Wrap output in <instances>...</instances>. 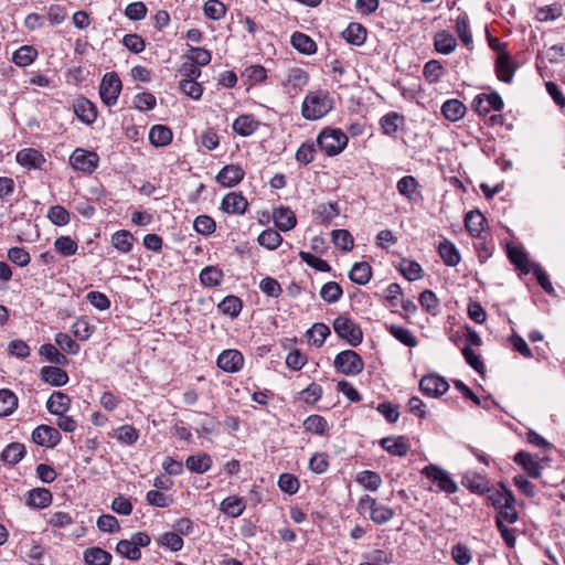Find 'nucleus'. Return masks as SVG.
<instances>
[{
  "instance_id": "nucleus-21",
  "label": "nucleus",
  "mask_w": 565,
  "mask_h": 565,
  "mask_svg": "<svg viewBox=\"0 0 565 565\" xmlns=\"http://www.w3.org/2000/svg\"><path fill=\"white\" fill-rule=\"evenodd\" d=\"M83 559L86 565H110L113 556L102 547H89L84 551Z\"/></svg>"
},
{
  "instance_id": "nucleus-29",
  "label": "nucleus",
  "mask_w": 565,
  "mask_h": 565,
  "mask_svg": "<svg viewBox=\"0 0 565 565\" xmlns=\"http://www.w3.org/2000/svg\"><path fill=\"white\" fill-rule=\"evenodd\" d=\"M349 277L358 285H366L372 277V268L366 262L355 263L349 273Z\"/></svg>"
},
{
  "instance_id": "nucleus-56",
  "label": "nucleus",
  "mask_w": 565,
  "mask_h": 565,
  "mask_svg": "<svg viewBox=\"0 0 565 565\" xmlns=\"http://www.w3.org/2000/svg\"><path fill=\"white\" fill-rule=\"evenodd\" d=\"M444 67L443 65L436 61L430 60L424 66V76L429 83H437L443 76Z\"/></svg>"
},
{
  "instance_id": "nucleus-19",
  "label": "nucleus",
  "mask_w": 565,
  "mask_h": 565,
  "mask_svg": "<svg viewBox=\"0 0 565 565\" xmlns=\"http://www.w3.org/2000/svg\"><path fill=\"white\" fill-rule=\"evenodd\" d=\"M17 161L22 167L40 169L45 162V159L40 151L33 148H26L17 153Z\"/></svg>"
},
{
  "instance_id": "nucleus-30",
  "label": "nucleus",
  "mask_w": 565,
  "mask_h": 565,
  "mask_svg": "<svg viewBox=\"0 0 565 565\" xmlns=\"http://www.w3.org/2000/svg\"><path fill=\"white\" fill-rule=\"evenodd\" d=\"M185 466L191 472L204 473L212 466V459L207 454L192 455L185 460Z\"/></svg>"
},
{
  "instance_id": "nucleus-23",
  "label": "nucleus",
  "mask_w": 565,
  "mask_h": 565,
  "mask_svg": "<svg viewBox=\"0 0 565 565\" xmlns=\"http://www.w3.org/2000/svg\"><path fill=\"white\" fill-rule=\"evenodd\" d=\"M275 225L282 232L292 230L296 226L295 213L289 207H279L274 212Z\"/></svg>"
},
{
  "instance_id": "nucleus-62",
  "label": "nucleus",
  "mask_w": 565,
  "mask_h": 565,
  "mask_svg": "<svg viewBox=\"0 0 565 565\" xmlns=\"http://www.w3.org/2000/svg\"><path fill=\"white\" fill-rule=\"evenodd\" d=\"M186 57L199 66H205L211 62V53L204 47H191Z\"/></svg>"
},
{
  "instance_id": "nucleus-9",
  "label": "nucleus",
  "mask_w": 565,
  "mask_h": 565,
  "mask_svg": "<svg viewBox=\"0 0 565 565\" xmlns=\"http://www.w3.org/2000/svg\"><path fill=\"white\" fill-rule=\"evenodd\" d=\"M513 460L516 465L523 468V470L527 473L529 477L537 479L541 477V463L547 460V458L540 459L537 456H533L532 454L525 450H520L519 452L515 454Z\"/></svg>"
},
{
  "instance_id": "nucleus-20",
  "label": "nucleus",
  "mask_w": 565,
  "mask_h": 565,
  "mask_svg": "<svg viewBox=\"0 0 565 565\" xmlns=\"http://www.w3.org/2000/svg\"><path fill=\"white\" fill-rule=\"evenodd\" d=\"M41 379L53 385V386H63L68 382L67 373L56 366H43L40 372Z\"/></svg>"
},
{
  "instance_id": "nucleus-61",
  "label": "nucleus",
  "mask_w": 565,
  "mask_h": 565,
  "mask_svg": "<svg viewBox=\"0 0 565 565\" xmlns=\"http://www.w3.org/2000/svg\"><path fill=\"white\" fill-rule=\"evenodd\" d=\"M138 437V430L131 425H122L116 430V438L127 445H134Z\"/></svg>"
},
{
  "instance_id": "nucleus-44",
  "label": "nucleus",
  "mask_w": 565,
  "mask_h": 565,
  "mask_svg": "<svg viewBox=\"0 0 565 565\" xmlns=\"http://www.w3.org/2000/svg\"><path fill=\"white\" fill-rule=\"evenodd\" d=\"M257 241L259 245L274 250L281 244L282 237L276 230L267 228L259 234Z\"/></svg>"
},
{
  "instance_id": "nucleus-32",
  "label": "nucleus",
  "mask_w": 565,
  "mask_h": 565,
  "mask_svg": "<svg viewBox=\"0 0 565 565\" xmlns=\"http://www.w3.org/2000/svg\"><path fill=\"white\" fill-rule=\"evenodd\" d=\"M441 113L447 119L457 121L465 116L466 106L458 99H449L443 104Z\"/></svg>"
},
{
  "instance_id": "nucleus-34",
  "label": "nucleus",
  "mask_w": 565,
  "mask_h": 565,
  "mask_svg": "<svg viewBox=\"0 0 565 565\" xmlns=\"http://www.w3.org/2000/svg\"><path fill=\"white\" fill-rule=\"evenodd\" d=\"M36 56L38 51L33 46L23 45L13 53L12 62L20 67H25L32 64Z\"/></svg>"
},
{
  "instance_id": "nucleus-45",
  "label": "nucleus",
  "mask_w": 565,
  "mask_h": 565,
  "mask_svg": "<svg viewBox=\"0 0 565 565\" xmlns=\"http://www.w3.org/2000/svg\"><path fill=\"white\" fill-rule=\"evenodd\" d=\"M223 279V273L221 269L214 266H207L202 269L200 274L201 282L206 287H215L221 284Z\"/></svg>"
},
{
  "instance_id": "nucleus-50",
  "label": "nucleus",
  "mask_w": 565,
  "mask_h": 565,
  "mask_svg": "<svg viewBox=\"0 0 565 565\" xmlns=\"http://www.w3.org/2000/svg\"><path fill=\"white\" fill-rule=\"evenodd\" d=\"M342 294L343 291L341 286L335 281L324 284L320 290L321 298L329 303L337 302L341 298Z\"/></svg>"
},
{
  "instance_id": "nucleus-1",
  "label": "nucleus",
  "mask_w": 565,
  "mask_h": 565,
  "mask_svg": "<svg viewBox=\"0 0 565 565\" xmlns=\"http://www.w3.org/2000/svg\"><path fill=\"white\" fill-rule=\"evenodd\" d=\"M333 108V99L326 90L309 92L301 106L302 116L308 120H317Z\"/></svg>"
},
{
  "instance_id": "nucleus-35",
  "label": "nucleus",
  "mask_w": 565,
  "mask_h": 565,
  "mask_svg": "<svg viewBox=\"0 0 565 565\" xmlns=\"http://www.w3.org/2000/svg\"><path fill=\"white\" fill-rule=\"evenodd\" d=\"M52 502V493L44 488H36L29 492L28 504L33 508L43 509Z\"/></svg>"
},
{
  "instance_id": "nucleus-4",
  "label": "nucleus",
  "mask_w": 565,
  "mask_h": 565,
  "mask_svg": "<svg viewBox=\"0 0 565 565\" xmlns=\"http://www.w3.org/2000/svg\"><path fill=\"white\" fill-rule=\"evenodd\" d=\"M333 329L335 333L345 340L352 347L359 345L363 340V332L359 324L352 319L340 316L333 320Z\"/></svg>"
},
{
  "instance_id": "nucleus-14",
  "label": "nucleus",
  "mask_w": 565,
  "mask_h": 565,
  "mask_svg": "<svg viewBox=\"0 0 565 565\" xmlns=\"http://www.w3.org/2000/svg\"><path fill=\"white\" fill-rule=\"evenodd\" d=\"M380 445L390 455L398 457H404L411 449V444L404 436L382 438Z\"/></svg>"
},
{
  "instance_id": "nucleus-39",
  "label": "nucleus",
  "mask_w": 565,
  "mask_h": 565,
  "mask_svg": "<svg viewBox=\"0 0 565 565\" xmlns=\"http://www.w3.org/2000/svg\"><path fill=\"white\" fill-rule=\"evenodd\" d=\"M18 406V397L10 390H0V417H6L13 413Z\"/></svg>"
},
{
  "instance_id": "nucleus-2",
  "label": "nucleus",
  "mask_w": 565,
  "mask_h": 565,
  "mask_svg": "<svg viewBox=\"0 0 565 565\" xmlns=\"http://www.w3.org/2000/svg\"><path fill=\"white\" fill-rule=\"evenodd\" d=\"M356 509L361 514L367 512L369 518L375 524L387 523L395 516L394 509L377 502L376 499L370 497L369 494L361 497Z\"/></svg>"
},
{
  "instance_id": "nucleus-59",
  "label": "nucleus",
  "mask_w": 565,
  "mask_h": 565,
  "mask_svg": "<svg viewBox=\"0 0 565 565\" xmlns=\"http://www.w3.org/2000/svg\"><path fill=\"white\" fill-rule=\"evenodd\" d=\"M204 13L212 20H220L226 13L225 6L218 0H209L204 3Z\"/></svg>"
},
{
  "instance_id": "nucleus-42",
  "label": "nucleus",
  "mask_w": 565,
  "mask_h": 565,
  "mask_svg": "<svg viewBox=\"0 0 565 565\" xmlns=\"http://www.w3.org/2000/svg\"><path fill=\"white\" fill-rule=\"evenodd\" d=\"M330 334V329L322 322L315 323L308 331L307 337L309 341L320 348L324 343L327 337Z\"/></svg>"
},
{
  "instance_id": "nucleus-38",
  "label": "nucleus",
  "mask_w": 565,
  "mask_h": 565,
  "mask_svg": "<svg viewBox=\"0 0 565 565\" xmlns=\"http://www.w3.org/2000/svg\"><path fill=\"white\" fill-rule=\"evenodd\" d=\"M343 38L353 45H361L366 39V30L360 23H350L343 32Z\"/></svg>"
},
{
  "instance_id": "nucleus-13",
  "label": "nucleus",
  "mask_w": 565,
  "mask_h": 565,
  "mask_svg": "<svg viewBox=\"0 0 565 565\" xmlns=\"http://www.w3.org/2000/svg\"><path fill=\"white\" fill-rule=\"evenodd\" d=\"M244 364V356L237 350H224L217 358V366L228 373L238 372Z\"/></svg>"
},
{
  "instance_id": "nucleus-33",
  "label": "nucleus",
  "mask_w": 565,
  "mask_h": 565,
  "mask_svg": "<svg viewBox=\"0 0 565 565\" xmlns=\"http://www.w3.org/2000/svg\"><path fill=\"white\" fill-rule=\"evenodd\" d=\"M292 46L302 54H313L317 51L315 41L307 34L295 32L291 35Z\"/></svg>"
},
{
  "instance_id": "nucleus-36",
  "label": "nucleus",
  "mask_w": 565,
  "mask_h": 565,
  "mask_svg": "<svg viewBox=\"0 0 565 565\" xmlns=\"http://www.w3.org/2000/svg\"><path fill=\"white\" fill-rule=\"evenodd\" d=\"M308 79H309V76H308L307 72H305L301 68L296 67V68H291L288 72L287 77L282 82V84L289 85L295 89V92H298L307 85Z\"/></svg>"
},
{
  "instance_id": "nucleus-40",
  "label": "nucleus",
  "mask_w": 565,
  "mask_h": 565,
  "mask_svg": "<svg viewBox=\"0 0 565 565\" xmlns=\"http://www.w3.org/2000/svg\"><path fill=\"white\" fill-rule=\"evenodd\" d=\"M25 454L24 445L20 443H12L8 445L1 454L2 460L9 465L18 463Z\"/></svg>"
},
{
  "instance_id": "nucleus-58",
  "label": "nucleus",
  "mask_w": 565,
  "mask_h": 565,
  "mask_svg": "<svg viewBox=\"0 0 565 565\" xmlns=\"http://www.w3.org/2000/svg\"><path fill=\"white\" fill-rule=\"evenodd\" d=\"M299 256H300L301 260L305 262L308 266H310L319 271L328 273L331 270L330 265L324 259L317 257V256L312 255L311 253L301 250L299 253Z\"/></svg>"
},
{
  "instance_id": "nucleus-10",
  "label": "nucleus",
  "mask_w": 565,
  "mask_h": 565,
  "mask_svg": "<svg viewBox=\"0 0 565 565\" xmlns=\"http://www.w3.org/2000/svg\"><path fill=\"white\" fill-rule=\"evenodd\" d=\"M419 388L427 396L438 397L448 391L449 384L443 376L431 374L422 377Z\"/></svg>"
},
{
  "instance_id": "nucleus-15",
  "label": "nucleus",
  "mask_w": 565,
  "mask_h": 565,
  "mask_svg": "<svg viewBox=\"0 0 565 565\" xmlns=\"http://www.w3.org/2000/svg\"><path fill=\"white\" fill-rule=\"evenodd\" d=\"M515 65L509 53L501 52L495 61V73L500 81L510 83L515 73Z\"/></svg>"
},
{
  "instance_id": "nucleus-37",
  "label": "nucleus",
  "mask_w": 565,
  "mask_h": 565,
  "mask_svg": "<svg viewBox=\"0 0 565 565\" xmlns=\"http://www.w3.org/2000/svg\"><path fill=\"white\" fill-rule=\"evenodd\" d=\"M355 481L370 491H376L382 484V479L377 472L364 470L356 475Z\"/></svg>"
},
{
  "instance_id": "nucleus-25",
  "label": "nucleus",
  "mask_w": 565,
  "mask_h": 565,
  "mask_svg": "<svg viewBox=\"0 0 565 565\" xmlns=\"http://www.w3.org/2000/svg\"><path fill=\"white\" fill-rule=\"evenodd\" d=\"M484 223L486 217L478 210L470 211L466 214L465 226L467 231L470 233V235L473 237L480 236L481 232L483 231Z\"/></svg>"
},
{
  "instance_id": "nucleus-7",
  "label": "nucleus",
  "mask_w": 565,
  "mask_h": 565,
  "mask_svg": "<svg viewBox=\"0 0 565 565\" xmlns=\"http://www.w3.org/2000/svg\"><path fill=\"white\" fill-rule=\"evenodd\" d=\"M422 473L437 484L440 491H445L447 493H455L458 489L456 482L451 479L450 475L436 465H428L423 470Z\"/></svg>"
},
{
  "instance_id": "nucleus-12",
  "label": "nucleus",
  "mask_w": 565,
  "mask_h": 565,
  "mask_svg": "<svg viewBox=\"0 0 565 565\" xmlns=\"http://www.w3.org/2000/svg\"><path fill=\"white\" fill-rule=\"evenodd\" d=\"M32 440L39 446L53 448L61 441V434L52 426L40 425L32 433Z\"/></svg>"
},
{
  "instance_id": "nucleus-16",
  "label": "nucleus",
  "mask_w": 565,
  "mask_h": 565,
  "mask_svg": "<svg viewBox=\"0 0 565 565\" xmlns=\"http://www.w3.org/2000/svg\"><path fill=\"white\" fill-rule=\"evenodd\" d=\"M244 178V171L239 166H225L216 175V181L223 186H235Z\"/></svg>"
},
{
  "instance_id": "nucleus-27",
  "label": "nucleus",
  "mask_w": 565,
  "mask_h": 565,
  "mask_svg": "<svg viewBox=\"0 0 565 565\" xmlns=\"http://www.w3.org/2000/svg\"><path fill=\"white\" fill-rule=\"evenodd\" d=\"M434 44L438 53L450 54L457 46V40L449 32L439 31L435 34Z\"/></svg>"
},
{
  "instance_id": "nucleus-64",
  "label": "nucleus",
  "mask_w": 565,
  "mask_h": 565,
  "mask_svg": "<svg viewBox=\"0 0 565 565\" xmlns=\"http://www.w3.org/2000/svg\"><path fill=\"white\" fill-rule=\"evenodd\" d=\"M194 228L198 233L210 235L215 231V222L207 215H200L194 220Z\"/></svg>"
},
{
  "instance_id": "nucleus-49",
  "label": "nucleus",
  "mask_w": 565,
  "mask_h": 565,
  "mask_svg": "<svg viewBox=\"0 0 565 565\" xmlns=\"http://www.w3.org/2000/svg\"><path fill=\"white\" fill-rule=\"evenodd\" d=\"M388 330L390 333L403 344L409 348H414L417 345V339L412 334V332L408 329L393 324L388 328Z\"/></svg>"
},
{
  "instance_id": "nucleus-43",
  "label": "nucleus",
  "mask_w": 565,
  "mask_h": 565,
  "mask_svg": "<svg viewBox=\"0 0 565 565\" xmlns=\"http://www.w3.org/2000/svg\"><path fill=\"white\" fill-rule=\"evenodd\" d=\"M245 509L243 499L236 497H227L221 503V510L230 516H239Z\"/></svg>"
},
{
  "instance_id": "nucleus-5",
  "label": "nucleus",
  "mask_w": 565,
  "mask_h": 565,
  "mask_svg": "<svg viewBox=\"0 0 565 565\" xmlns=\"http://www.w3.org/2000/svg\"><path fill=\"white\" fill-rule=\"evenodd\" d=\"M334 367L345 375H358L364 369V362L361 356L353 350H344L337 354L334 359Z\"/></svg>"
},
{
  "instance_id": "nucleus-48",
  "label": "nucleus",
  "mask_w": 565,
  "mask_h": 565,
  "mask_svg": "<svg viewBox=\"0 0 565 565\" xmlns=\"http://www.w3.org/2000/svg\"><path fill=\"white\" fill-rule=\"evenodd\" d=\"M404 122V118L397 113H388L381 119V125L384 132L388 136L394 135L399 126Z\"/></svg>"
},
{
  "instance_id": "nucleus-63",
  "label": "nucleus",
  "mask_w": 565,
  "mask_h": 565,
  "mask_svg": "<svg viewBox=\"0 0 565 565\" xmlns=\"http://www.w3.org/2000/svg\"><path fill=\"white\" fill-rule=\"evenodd\" d=\"M278 487L281 491L294 494L299 489V481L294 475L282 473L278 479Z\"/></svg>"
},
{
  "instance_id": "nucleus-46",
  "label": "nucleus",
  "mask_w": 565,
  "mask_h": 565,
  "mask_svg": "<svg viewBox=\"0 0 565 565\" xmlns=\"http://www.w3.org/2000/svg\"><path fill=\"white\" fill-rule=\"evenodd\" d=\"M116 552L130 561H138L141 557L140 550L129 540H120L116 545Z\"/></svg>"
},
{
  "instance_id": "nucleus-18",
  "label": "nucleus",
  "mask_w": 565,
  "mask_h": 565,
  "mask_svg": "<svg viewBox=\"0 0 565 565\" xmlns=\"http://www.w3.org/2000/svg\"><path fill=\"white\" fill-rule=\"evenodd\" d=\"M73 108L75 115L85 124H92L97 118V110L95 105L84 97L76 99Z\"/></svg>"
},
{
  "instance_id": "nucleus-54",
  "label": "nucleus",
  "mask_w": 565,
  "mask_h": 565,
  "mask_svg": "<svg viewBox=\"0 0 565 565\" xmlns=\"http://www.w3.org/2000/svg\"><path fill=\"white\" fill-rule=\"evenodd\" d=\"M55 249L63 256H72L77 252V243L70 236H60L54 242Z\"/></svg>"
},
{
  "instance_id": "nucleus-22",
  "label": "nucleus",
  "mask_w": 565,
  "mask_h": 565,
  "mask_svg": "<svg viewBox=\"0 0 565 565\" xmlns=\"http://www.w3.org/2000/svg\"><path fill=\"white\" fill-rule=\"evenodd\" d=\"M71 406V398L62 392H53L46 402V408L51 414L62 415Z\"/></svg>"
},
{
  "instance_id": "nucleus-51",
  "label": "nucleus",
  "mask_w": 565,
  "mask_h": 565,
  "mask_svg": "<svg viewBox=\"0 0 565 565\" xmlns=\"http://www.w3.org/2000/svg\"><path fill=\"white\" fill-rule=\"evenodd\" d=\"M134 237L128 231H118L111 237L113 245L122 253L130 252Z\"/></svg>"
},
{
  "instance_id": "nucleus-52",
  "label": "nucleus",
  "mask_w": 565,
  "mask_h": 565,
  "mask_svg": "<svg viewBox=\"0 0 565 565\" xmlns=\"http://www.w3.org/2000/svg\"><path fill=\"white\" fill-rule=\"evenodd\" d=\"M242 307L243 303L241 299L235 296L225 297L218 305L220 310L224 315H228L231 317H237L242 310Z\"/></svg>"
},
{
  "instance_id": "nucleus-17",
  "label": "nucleus",
  "mask_w": 565,
  "mask_h": 565,
  "mask_svg": "<svg viewBox=\"0 0 565 565\" xmlns=\"http://www.w3.org/2000/svg\"><path fill=\"white\" fill-rule=\"evenodd\" d=\"M247 206V200L239 193H227L222 200V210L226 213L243 214Z\"/></svg>"
},
{
  "instance_id": "nucleus-6",
  "label": "nucleus",
  "mask_w": 565,
  "mask_h": 565,
  "mask_svg": "<svg viewBox=\"0 0 565 565\" xmlns=\"http://www.w3.org/2000/svg\"><path fill=\"white\" fill-rule=\"evenodd\" d=\"M121 92V81L116 73H107L104 75L99 85V95L103 103L113 106L117 103Z\"/></svg>"
},
{
  "instance_id": "nucleus-47",
  "label": "nucleus",
  "mask_w": 565,
  "mask_h": 565,
  "mask_svg": "<svg viewBox=\"0 0 565 565\" xmlns=\"http://www.w3.org/2000/svg\"><path fill=\"white\" fill-rule=\"evenodd\" d=\"M399 271L407 280L414 281L422 278L423 269L417 262L403 259L399 263Z\"/></svg>"
},
{
  "instance_id": "nucleus-41",
  "label": "nucleus",
  "mask_w": 565,
  "mask_h": 565,
  "mask_svg": "<svg viewBox=\"0 0 565 565\" xmlns=\"http://www.w3.org/2000/svg\"><path fill=\"white\" fill-rule=\"evenodd\" d=\"M39 353L55 365H66L68 363L67 358L51 343L41 345Z\"/></svg>"
},
{
  "instance_id": "nucleus-53",
  "label": "nucleus",
  "mask_w": 565,
  "mask_h": 565,
  "mask_svg": "<svg viewBox=\"0 0 565 565\" xmlns=\"http://www.w3.org/2000/svg\"><path fill=\"white\" fill-rule=\"evenodd\" d=\"M332 242L343 252H350L353 248V237L347 230H334L332 232Z\"/></svg>"
},
{
  "instance_id": "nucleus-24",
  "label": "nucleus",
  "mask_w": 565,
  "mask_h": 565,
  "mask_svg": "<svg viewBox=\"0 0 565 565\" xmlns=\"http://www.w3.org/2000/svg\"><path fill=\"white\" fill-rule=\"evenodd\" d=\"M438 253L443 262L450 267H455L460 263V254L456 246L448 239H444L438 246Z\"/></svg>"
},
{
  "instance_id": "nucleus-26",
  "label": "nucleus",
  "mask_w": 565,
  "mask_h": 565,
  "mask_svg": "<svg viewBox=\"0 0 565 565\" xmlns=\"http://www.w3.org/2000/svg\"><path fill=\"white\" fill-rule=\"evenodd\" d=\"M488 500L498 510L509 504V502H515V498L512 491L505 488L503 484H501V490L489 489Z\"/></svg>"
},
{
  "instance_id": "nucleus-31",
  "label": "nucleus",
  "mask_w": 565,
  "mask_h": 565,
  "mask_svg": "<svg viewBox=\"0 0 565 565\" xmlns=\"http://www.w3.org/2000/svg\"><path fill=\"white\" fill-rule=\"evenodd\" d=\"M258 121L253 116L243 115L235 119L233 129L242 137L250 136L258 127Z\"/></svg>"
},
{
  "instance_id": "nucleus-57",
  "label": "nucleus",
  "mask_w": 565,
  "mask_h": 565,
  "mask_svg": "<svg viewBox=\"0 0 565 565\" xmlns=\"http://www.w3.org/2000/svg\"><path fill=\"white\" fill-rule=\"evenodd\" d=\"M47 217L53 224L57 226L66 225L70 222L68 211L61 205H54L50 207Z\"/></svg>"
},
{
  "instance_id": "nucleus-60",
  "label": "nucleus",
  "mask_w": 565,
  "mask_h": 565,
  "mask_svg": "<svg viewBox=\"0 0 565 565\" xmlns=\"http://www.w3.org/2000/svg\"><path fill=\"white\" fill-rule=\"evenodd\" d=\"M55 342L67 354H77L79 351V345L67 333L58 332Z\"/></svg>"
},
{
  "instance_id": "nucleus-11",
  "label": "nucleus",
  "mask_w": 565,
  "mask_h": 565,
  "mask_svg": "<svg viewBox=\"0 0 565 565\" xmlns=\"http://www.w3.org/2000/svg\"><path fill=\"white\" fill-rule=\"evenodd\" d=\"M472 107L478 114L487 115L491 110H501L503 108V100L498 93L479 94L473 99Z\"/></svg>"
},
{
  "instance_id": "nucleus-28",
  "label": "nucleus",
  "mask_w": 565,
  "mask_h": 565,
  "mask_svg": "<svg viewBox=\"0 0 565 565\" xmlns=\"http://www.w3.org/2000/svg\"><path fill=\"white\" fill-rule=\"evenodd\" d=\"M508 257L510 262L524 274H529L531 271V265L534 264L529 262L527 255L519 246H508Z\"/></svg>"
},
{
  "instance_id": "nucleus-55",
  "label": "nucleus",
  "mask_w": 565,
  "mask_h": 565,
  "mask_svg": "<svg viewBox=\"0 0 565 565\" xmlns=\"http://www.w3.org/2000/svg\"><path fill=\"white\" fill-rule=\"evenodd\" d=\"M307 431L323 435L327 430V420L320 415H311L303 422Z\"/></svg>"
},
{
  "instance_id": "nucleus-8",
  "label": "nucleus",
  "mask_w": 565,
  "mask_h": 565,
  "mask_svg": "<svg viewBox=\"0 0 565 565\" xmlns=\"http://www.w3.org/2000/svg\"><path fill=\"white\" fill-rule=\"evenodd\" d=\"M98 154L94 151H89L83 148H77L73 151L70 157L71 166L81 172L92 173L98 166Z\"/></svg>"
},
{
  "instance_id": "nucleus-3",
  "label": "nucleus",
  "mask_w": 565,
  "mask_h": 565,
  "mask_svg": "<svg viewBox=\"0 0 565 565\" xmlns=\"http://www.w3.org/2000/svg\"><path fill=\"white\" fill-rule=\"evenodd\" d=\"M369 127L365 125L363 120L352 122L347 127L345 131L338 128L326 127L318 134L316 141H324L326 139L329 138L333 139L334 141H349L350 138H358L364 136L369 137Z\"/></svg>"
}]
</instances>
